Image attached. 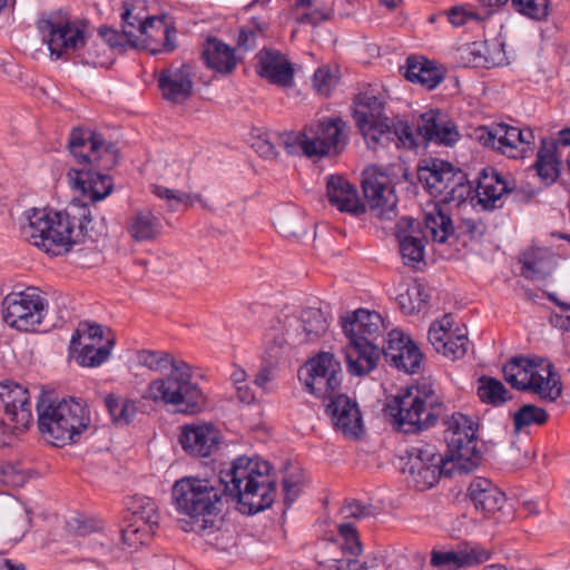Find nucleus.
<instances>
[{"label": "nucleus", "instance_id": "f257e3e1", "mask_svg": "<svg viewBox=\"0 0 570 570\" xmlns=\"http://www.w3.org/2000/svg\"><path fill=\"white\" fill-rule=\"evenodd\" d=\"M236 501L244 514H254L269 508L276 498V479L271 465L258 458L239 456L230 468L222 471L216 481L185 476L171 489L173 503L187 519L178 523L185 532L207 535L217 527L223 498Z\"/></svg>", "mask_w": 570, "mask_h": 570}, {"label": "nucleus", "instance_id": "f03ea898", "mask_svg": "<svg viewBox=\"0 0 570 570\" xmlns=\"http://www.w3.org/2000/svg\"><path fill=\"white\" fill-rule=\"evenodd\" d=\"M445 424V456L431 444L413 448L409 454L403 472L406 474L409 485L417 491L431 489L439 482L441 475H451L455 471L469 473L481 462L476 429L470 417L462 413H453Z\"/></svg>", "mask_w": 570, "mask_h": 570}, {"label": "nucleus", "instance_id": "7ed1b4c3", "mask_svg": "<svg viewBox=\"0 0 570 570\" xmlns=\"http://www.w3.org/2000/svg\"><path fill=\"white\" fill-rule=\"evenodd\" d=\"M20 236L51 256L68 253L83 238L97 240L108 233L105 218L94 222L88 205L71 203L65 210L29 208L18 219Z\"/></svg>", "mask_w": 570, "mask_h": 570}, {"label": "nucleus", "instance_id": "20e7f679", "mask_svg": "<svg viewBox=\"0 0 570 570\" xmlns=\"http://www.w3.org/2000/svg\"><path fill=\"white\" fill-rule=\"evenodd\" d=\"M68 149L79 165L68 171L71 187L94 203L106 198L114 184L104 171L118 163L116 146L106 141L101 134L77 127L70 132Z\"/></svg>", "mask_w": 570, "mask_h": 570}, {"label": "nucleus", "instance_id": "39448f33", "mask_svg": "<svg viewBox=\"0 0 570 570\" xmlns=\"http://www.w3.org/2000/svg\"><path fill=\"white\" fill-rule=\"evenodd\" d=\"M142 399L170 405L185 415L199 414L207 406V396L194 381L191 366L186 362L173 363V370L165 376L150 381Z\"/></svg>", "mask_w": 570, "mask_h": 570}, {"label": "nucleus", "instance_id": "423d86ee", "mask_svg": "<svg viewBox=\"0 0 570 570\" xmlns=\"http://www.w3.org/2000/svg\"><path fill=\"white\" fill-rule=\"evenodd\" d=\"M354 119L371 149L390 142H400L409 149L415 145L412 127L404 120L385 117L383 101L372 91L361 92L356 97Z\"/></svg>", "mask_w": 570, "mask_h": 570}, {"label": "nucleus", "instance_id": "0eeeda50", "mask_svg": "<svg viewBox=\"0 0 570 570\" xmlns=\"http://www.w3.org/2000/svg\"><path fill=\"white\" fill-rule=\"evenodd\" d=\"M38 428L45 440L55 446L76 443L82 433L94 430L88 406L79 401L62 400L57 404H37Z\"/></svg>", "mask_w": 570, "mask_h": 570}, {"label": "nucleus", "instance_id": "6e6552de", "mask_svg": "<svg viewBox=\"0 0 570 570\" xmlns=\"http://www.w3.org/2000/svg\"><path fill=\"white\" fill-rule=\"evenodd\" d=\"M386 413L405 433L416 432L434 424L442 413V402L430 385L422 384L396 395L387 403Z\"/></svg>", "mask_w": 570, "mask_h": 570}, {"label": "nucleus", "instance_id": "1a4fd4ad", "mask_svg": "<svg viewBox=\"0 0 570 570\" xmlns=\"http://www.w3.org/2000/svg\"><path fill=\"white\" fill-rule=\"evenodd\" d=\"M348 141L346 124L341 118H324L304 127L295 135L284 139L288 154L312 157L340 155Z\"/></svg>", "mask_w": 570, "mask_h": 570}, {"label": "nucleus", "instance_id": "9d476101", "mask_svg": "<svg viewBox=\"0 0 570 570\" xmlns=\"http://www.w3.org/2000/svg\"><path fill=\"white\" fill-rule=\"evenodd\" d=\"M141 1L125 3L121 18L127 22L126 33L132 48L148 50L151 55L170 52L175 49V28L166 21V16H142Z\"/></svg>", "mask_w": 570, "mask_h": 570}, {"label": "nucleus", "instance_id": "9b49d317", "mask_svg": "<svg viewBox=\"0 0 570 570\" xmlns=\"http://www.w3.org/2000/svg\"><path fill=\"white\" fill-rule=\"evenodd\" d=\"M503 375L512 387L530 391L546 402H556L562 393L559 374L543 358L514 357L503 366Z\"/></svg>", "mask_w": 570, "mask_h": 570}, {"label": "nucleus", "instance_id": "f8f14e48", "mask_svg": "<svg viewBox=\"0 0 570 570\" xmlns=\"http://www.w3.org/2000/svg\"><path fill=\"white\" fill-rule=\"evenodd\" d=\"M37 28L55 59L68 58L88 45L89 26L86 20L51 12L38 19Z\"/></svg>", "mask_w": 570, "mask_h": 570}, {"label": "nucleus", "instance_id": "ddd939ff", "mask_svg": "<svg viewBox=\"0 0 570 570\" xmlns=\"http://www.w3.org/2000/svg\"><path fill=\"white\" fill-rule=\"evenodd\" d=\"M47 306V301L39 288L27 287L24 291L6 295L1 303V312L7 325L27 332L41 324Z\"/></svg>", "mask_w": 570, "mask_h": 570}, {"label": "nucleus", "instance_id": "4468645a", "mask_svg": "<svg viewBox=\"0 0 570 570\" xmlns=\"http://www.w3.org/2000/svg\"><path fill=\"white\" fill-rule=\"evenodd\" d=\"M0 442L12 432L27 430L32 422L29 391L24 386L12 383H0Z\"/></svg>", "mask_w": 570, "mask_h": 570}, {"label": "nucleus", "instance_id": "2eb2a0df", "mask_svg": "<svg viewBox=\"0 0 570 570\" xmlns=\"http://www.w3.org/2000/svg\"><path fill=\"white\" fill-rule=\"evenodd\" d=\"M478 131V139L483 146L514 159L523 158L532 150L535 141L532 129H520L507 124H495L491 128L481 127Z\"/></svg>", "mask_w": 570, "mask_h": 570}, {"label": "nucleus", "instance_id": "dca6fc26", "mask_svg": "<svg viewBox=\"0 0 570 570\" xmlns=\"http://www.w3.org/2000/svg\"><path fill=\"white\" fill-rule=\"evenodd\" d=\"M362 176L363 194L371 210L380 218L391 219L395 216L397 197L390 170L371 166Z\"/></svg>", "mask_w": 570, "mask_h": 570}, {"label": "nucleus", "instance_id": "f3484780", "mask_svg": "<svg viewBox=\"0 0 570 570\" xmlns=\"http://www.w3.org/2000/svg\"><path fill=\"white\" fill-rule=\"evenodd\" d=\"M306 389L317 397L327 399L336 394L342 383L341 363L334 354L318 353L305 364Z\"/></svg>", "mask_w": 570, "mask_h": 570}, {"label": "nucleus", "instance_id": "a211bd4d", "mask_svg": "<svg viewBox=\"0 0 570 570\" xmlns=\"http://www.w3.org/2000/svg\"><path fill=\"white\" fill-rule=\"evenodd\" d=\"M452 326L451 315H444L441 320L431 324L428 338L438 353L455 361L465 355L469 338L465 332L460 330L452 332Z\"/></svg>", "mask_w": 570, "mask_h": 570}, {"label": "nucleus", "instance_id": "6ab92c4d", "mask_svg": "<svg viewBox=\"0 0 570 570\" xmlns=\"http://www.w3.org/2000/svg\"><path fill=\"white\" fill-rule=\"evenodd\" d=\"M383 356L386 362L405 373H415L423 358L419 347L397 330L389 333L386 345H383Z\"/></svg>", "mask_w": 570, "mask_h": 570}, {"label": "nucleus", "instance_id": "aec40b11", "mask_svg": "<svg viewBox=\"0 0 570 570\" xmlns=\"http://www.w3.org/2000/svg\"><path fill=\"white\" fill-rule=\"evenodd\" d=\"M327 399L330 403L326 405V413L335 428L346 438L358 439L363 433V421L356 402L344 394H334Z\"/></svg>", "mask_w": 570, "mask_h": 570}, {"label": "nucleus", "instance_id": "412c9836", "mask_svg": "<svg viewBox=\"0 0 570 570\" xmlns=\"http://www.w3.org/2000/svg\"><path fill=\"white\" fill-rule=\"evenodd\" d=\"M158 86L165 100L175 105L184 104L194 91L193 68L181 65L163 69L158 75Z\"/></svg>", "mask_w": 570, "mask_h": 570}, {"label": "nucleus", "instance_id": "4be33fe9", "mask_svg": "<svg viewBox=\"0 0 570 570\" xmlns=\"http://www.w3.org/2000/svg\"><path fill=\"white\" fill-rule=\"evenodd\" d=\"M343 332L348 340L383 341L384 321L375 311L360 308L342 320Z\"/></svg>", "mask_w": 570, "mask_h": 570}, {"label": "nucleus", "instance_id": "5701e85b", "mask_svg": "<svg viewBox=\"0 0 570 570\" xmlns=\"http://www.w3.org/2000/svg\"><path fill=\"white\" fill-rule=\"evenodd\" d=\"M415 146H417V138L421 137L428 141H435L438 144L451 145L459 138V132L455 125L446 119V116L440 110L430 109L421 114L416 121V129L413 130Z\"/></svg>", "mask_w": 570, "mask_h": 570}, {"label": "nucleus", "instance_id": "b1692460", "mask_svg": "<svg viewBox=\"0 0 570 570\" xmlns=\"http://www.w3.org/2000/svg\"><path fill=\"white\" fill-rule=\"evenodd\" d=\"M344 354L348 373L363 376L377 366L383 356V345L380 342L348 340Z\"/></svg>", "mask_w": 570, "mask_h": 570}, {"label": "nucleus", "instance_id": "393cba45", "mask_svg": "<svg viewBox=\"0 0 570 570\" xmlns=\"http://www.w3.org/2000/svg\"><path fill=\"white\" fill-rule=\"evenodd\" d=\"M468 495L475 510L483 513L484 518L500 520L505 503V494L490 480L475 478L468 488Z\"/></svg>", "mask_w": 570, "mask_h": 570}, {"label": "nucleus", "instance_id": "a878e982", "mask_svg": "<svg viewBox=\"0 0 570 570\" xmlns=\"http://www.w3.org/2000/svg\"><path fill=\"white\" fill-rule=\"evenodd\" d=\"M179 442L190 455L207 458L218 449L219 432L212 424L186 425L181 430Z\"/></svg>", "mask_w": 570, "mask_h": 570}, {"label": "nucleus", "instance_id": "bb28decb", "mask_svg": "<svg viewBox=\"0 0 570 570\" xmlns=\"http://www.w3.org/2000/svg\"><path fill=\"white\" fill-rule=\"evenodd\" d=\"M458 173L450 163L430 158L419 167L417 177L430 195L441 199Z\"/></svg>", "mask_w": 570, "mask_h": 570}, {"label": "nucleus", "instance_id": "cd10ccee", "mask_svg": "<svg viewBox=\"0 0 570 570\" xmlns=\"http://www.w3.org/2000/svg\"><path fill=\"white\" fill-rule=\"evenodd\" d=\"M257 72L269 82L289 87L293 85L294 69L289 60L279 51L264 49L259 51Z\"/></svg>", "mask_w": 570, "mask_h": 570}, {"label": "nucleus", "instance_id": "c85d7f7f", "mask_svg": "<svg viewBox=\"0 0 570 570\" xmlns=\"http://www.w3.org/2000/svg\"><path fill=\"white\" fill-rule=\"evenodd\" d=\"M417 227L419 224L410 217H403L396 225L400 253L407 266H415L424 258V243Z\"/></svg>", "mask_w": 570, "mask_h": 570}, {"label": "nucleus", "instance_id": "c756f323", "mask_svg": "<svg viewBox=\"0 0 570 570\" xmlns=\"http://www.w3.org/2000/svg\"><path fill=\"white\" fill-rule=\"evenodd\" d=\"M489 557L487 550L478 547L453 551L433 550L430 563L439 570H459L480 564L487 561Z\"/></svg>", "mask_w": 570, "mask_h": 570}, {"label": "nucleus", "instance_id": "7c9ffc66", "mask_svg": "<svg viewBox=\"0 0 570 570\" xmlns=\"http://www.w3.org/2000/svg\"><path fill=\"white\" fill-rule=\"evenodd\" d=\"M513 191V187L507 183L494 169L483 170L476 187L479 204L484 209H494L502 206V198Z\"/></svg>", "mask_w": 570, "mask_h": 570}, {"label": "nucleus", "instance_id": "2f4dec72", "mask_svg": "<svg viewBox=\"0 0 570 570\" xmlns=\"http://www.w3.org/2000/svg\"><path fill=\"white\" fill-rule=\"evenodd\" d=\"M327 197L330 203L340 212L353 215H360L365 212V207L360 202L355 187L342 176H331L327 179Z\"/></svg>", "mask_w": 570, "mask_h": 570}, {"label": "nucleus", "instance_id": "473e14b6", "mask_svg": "<svg viewBox=\"0 0 570 570\" xmlns=\"http://www.w3.org/2000/svg\"><path fill=\"white\" fill-rule=\"evenodd\" d=\"M126 230L136 243L154 242L163 233L160 217L151 209H136L128 218Z\"/></svg>", "mask_w": 570, "mask_h": 570}, {"label": "nucleus", "instance_id": "72a5a7b5", "mask_svg": "<svg viewBox=\"0 0 570 570\" xmlns=\"http://www.w3.org/2000/svg\"><path fill=\"white\" fill-rule=\"evenodd\" d=\"M403 69L409 81L420 83L429 90L436 88L444 79L442 68L421 56H410Z\"/></svg>", "mask_w": 570, "mask_h": 570}, {"label": "nucleus", "instance_id": "f704fd0d", "mask_svg": "<svg viewBox=\"0 0 570 570\" xmlns=\"http://www.w3.org/2000/svg\"><path fill=\"white\" fill-rule=\"evenodd\" d=\"M569 148L561 150L560 148V136L557 142H547L542 139V147L538 151L534 168L546 185L553 184L560 174V158L567 159Z\"/></svg>", "mask_w": 570, "mask_h": 570}, {"label": "nucleus", "instance_id": "c9c22d12", "mask_svg": "<svg viewBox=\"0 0 570 570\" xmlns=\"http://www.w3.org/2000/svg\"><path fill=\"white\" fill-rule=\"evenodd\" d=\"M203 58L208 68L223 75L232 73L238 62L235 50L216 38L206 41Z\"/></svg>", "mask_w": 570, "mask_h": 570}, {"label": "nucleus", "instance_id": "e433bc0d", "mask_svg": "<svg viewBox=\"0 0 570 570\" xmlns=\"http://www.w3.org/2000/svg\"><path fill=\"white\" fill-rule=\"evenodd\" d=\"M424 226L436 243H445L453 235L454 227L450 215L440 204H431L424 210Z\"/></svg>", "mask_w": 570, "mask_h": 570}, {"label": "nucleus", "instance_id": "4c0bfd02", "mask_svg": "<svg viewBox=\"0 0 570 570\" xmlns=\"http://www.w3.org/2000/svg\"><path fill=\"white\" fill-rule=\"evenodd\" d=\"M104 404L110 415L111 422L118 426L130 424L137 413V405L134 400L115 393L104 395Z\"/></svg>", "mask_w": 570, "mask_h": 570}, {"label": "nucleus", "instance_id": "58836bf2", "mask_svg": "<svg viewBox=\"0 0 570 570\" xmlns=\"http://www.w3.org/2000/svg\"><path fill=\"white\" fill-rule=\"evenodd\" d=\"M302 337L299 343L313 342L321 337L328 328V321L322 309L307 307L302 311L301 317Z\"/></svg>", "mask_w": 570, "mask_h": 570}, {"label": "nucleus", "instance_id": "ea45409f", "mask_svg": "<svg viewBox=\"0 0 570 570\" xmlns=\"http://www.w3.org/2000/svg\"><path fill=\"white\" fill-rule=\"evenodd\" d=\"M383 564L377 556H367L363 561L355 558H332L318 562L320 570H376Z\"/></svg>", "mask_w": 570, "mask_h": 570}, {"label": "nucleus", "instance_id": "a19ab883", "mask_svg": "<svg viewBox=\"0 0 570 570\" xmlns=\"http://www.w3.org/2000/svg\"><path fill=\"white\" fill-rule=\"evenodd\" d=\"M520 263L522 264V275L529 279H543L554 268V262L551 257L537 253L524 254Z\"/></svg>", "mask_w": 570, "mask_h": 570}, {"label": "nucleus", "instance_id": "79ce46f5", "mask_svg": "<svg viewBox=\"0 0 570 570\" xmlns=\"http://www.w3.org/2000/svg\"><path fill=\"white\" fill-rule=\"evenodd\" d=\"M429 298L425 286L413 282L404 293L399 295L397 302L403 313L411 315L420 313L426 306Z\"/></svg>", "mask_w": 570, "mask_h": 570}, {"label": "nucleus", "instance_id": "37998d69", "mask_svg": "<svg viewBox=\"0 0 570 570\" xmlns=\"http://www.w3.org/2000/svg\"><path fill=\"white\" fill-rule=\"evenodd\" d=\"M478 395L483 403L494 406L502 405L511 399L502 382L485 375L479 379Z\"/></svg>", "mask_w": 570, "mask_h": 570}, {"label": "nucleus", "instance_id": "c03bdc74", "mask_svg": "<svg viewBox=\"0 0 570 570\" xmlns=\"http://www.w3.org/2000/svg\"><path fill=\"white\" fill-rule=\"evenodd\" d=\"M296 9H305L301 14L296 16V22L304 24H318L327 20L331 16L332 8L321 0H297Z\"/></svg>", "mask_w": 570, "mask_h": 570}, {"label": "nucleus", "instance_id": "a18cd8bd", "mask_svg": "<svg viewBox=\"0 0 570 570\" xmlns=\"http://www.w3.org/2000/svg\"><path fill=\"white\" fill-rule=\"evenodd\" d=\"M129 520L136 523H146L155 529L158 525L159 513L156 502L147 497L136 498L131 505Z\"/></svg>", "mask_w": 570, "mask_h": 570}, {"label": "nucleus", "instance_id": "49530a36", "mask_svg": "<svg viewBox=\"0 0 570 570\" xmlns=\"http://www.w3.org/2000/svg\"><path fill=\"white\" fill-rule=\"evenodd\" d=\"M337 530L341 538V558L358 557L363 548L355 525L351 522H343Z\"/></svg>", "mask_w": 570, "mask_h": 570}, {"label": "nucleus", "instance_id": "de8ad7c7", "mask_svg": "<svg viewBox=\"0 0 570 570\" xmlns=\"http://www.w3.org/2000/svg\"><path fill=\"white\" fill-rule=\"evenodd\" d=\"M137 362L153 372H164L167 368L173 370V363L184 361L176 360L166 352L141 350L137 353Z\"/></svg>", "mask_w": 570, "mask_h": 570}, {"label": "nucleus", "instance_id": "09e8293b", "mask_svg": "<svg viewBox=\"0 0 570 570\" xmlns=\"http://www.w3.org/2000/svg\"><path fill=\"white\" fill-rule=\"evenodd\" d=\"M114 345L112 340L107 341V345L96 347L91 343H86L76 356L81 366L96 367L101 365L110 355Z\"/></svg>", "mask_w": 570, "mask_h": 570}, {"label": "nucleus", "instance_id": "8fccbe9b", "mask_svg": "<svg viewBox=\"0 0 570 570\" xmlns=\"http://www.w3.org/2000/svg\"><path fill=\"white\" fill-rule=\"evenodd\" d=\"M511 8L519 14L532 20H543L549 14V0H509Z\"/></svg>", "mask_w": 570, "mask_h": 570}, {"label": "nucleus", "instance_id": "3c124183", "mask_svg": "<svg viewBox=\"0 0 570 570\" xmlns=\"http://www.w3.org/2000/svg\"><path fill=\"white\" fill-rule=\"evenodd\" d=\"M548 421V413L533 404L521 406L513 415L515 431H520L532 424H544Z\"/></svg>", "mask_w": 570, "mask_h": 570}, {"label": "nucleus", "instance_id": "603ef678", "mask_svg": "<svg viewBox=\"0 0 570 570\" xmlns=\"http://www.w3.org/2000/svg\"><path fill=\"white\" fill-rule=\"evenodd\" d=\"M85 50L80 55L81 61L85 65L94 67H108L111 65L114 58L110 56L111 50L102 42H92L85 46Z\"/></svg>", "mask_w": 570, "mask_h": 570}, {"label": "nucleus", "instance_id": "864d4df0", "mask_svg": "<svg viewBox=\"0 0 570 570\" xmlns=\"http://www.w3.org/2000/svg\"><path fill=\"white\" fill-rule=\"evenodd\" d=\"M154 531L151 525L129 520V523L121 530V538L128 547L138 548L150 539Z\"/></svg>", "mask_w": 570, "mask_h": 570}, {"label": "nucleus", "instance_id": "5fc2aeb1", "mask_svg": "<svg viewBox=\"0 0 570 570\" xmlns=\"http://www.w3.org/2000/svg\"><path fill=\"white\" fill-rule=\"evenodd\" d=\"M461 60L468 67L490 68L492 61L484 53V46L480 42H472L460 49Z\"/></svg>", "mask_w": 570, "mask_h": 570}, {"label": "nucleus", "instance_id": "6e6d98bb", "mask_svg": "<svg viewBox=\"0 0 570 570\" xmlns=\"http://www.w3.org/2000/svg\"><path fill=\"white\" fill-rule=\"evenodd\" d=\"M288 343L283 333H276L266 342L263 361L268 364L277 365L288 351Z\"/></svg>", "mask_w": 570, "mask_h": 570}, {"label": "nucleus", "instance_id": "4d7b16f0", "mask_svg": "<svg viewBox=\"0 0 570 570\" xmlns=\"http://www.w3.org/2000/svg\"><path fill=\"white\" fill-rule=\"evenodd\" d=\"M127 26V22L122 20V32H118L117 30L107 27L99 28V37L101 38V41L109 48V50H124L127 46H130V37L126 33L128 29Z\"/></svg>", "mask_w": 570, "mask_h": 570}, {"label": "nucleus", "instance_id": "13d9d810", "mask_svg": "<svg viewBox=\"0 0 570 570\" xmlns=\"http://www.w3.org/2000/svg\"><path fill=\"white\" fill-rule=\"evenodd\" d=\"M153 194L160 199H165L170 210H175L179 204L193 205L194 203V198L190 195L160 185L153 186Z\"/></svg>", "mask_w": 570, "mask_h": 570}, {"label": "nucleus", "instance_id": "bf43d9fd", "mask_svg": "<svg viewBox=\"0 0 570 570\" xmlns=\"http://www.w3.org/2000/svg\"><path fill=\"white\" fill-rule=\"evenodd\" d=\"M341 514L344 519L362 520L377 514V510L372 504H365L357 500L348 501L341 508Z\"/></svg>", "mask_w": 570, "mask_h": 570}, {"label": "nucleus", "instance_id": "052dcab7", "mask_svg": "<svg viewBox=\"0 0 570 570\" xmlns=\"http://www.w3.org/2000/svg\"><path fill=\"white\" fill-rule=\"evenodd\" d=\"M446 190L448 193H444V195L441 198V202L461 203L464 202L470 196L472 188L469 184L463 183V175L461 171H459L458 176L453 178L452 184H450L449 189Z\"/></svg>", "mask_w": 570, "mask_h": 570}, {"label": "nucleus", "instance_id": "680f3d73", "mask_svg": "<svg viewBox=\"0 0 570 570\" xmlns=\"http://www.w3.org/2000/svg\"><path fill=\"white\" fill-rule=\"evenodd\" d=\"M337 85V77L327 67L318 68L313 77V86L316 92L327 97Z\"/></svg>", "mask_w": 570, "mask_h": 570}, {"label": "nucleus", "instance_id": "e2e57ef3", "mask_svg": "<svg viewBox=\"0 0 570 570\" xmlns=\"http://www.w3.org/2000/svg\"><path fill=\"white\" fill-rule=\"evenodd\" d=\"M303 475L301 472L292 473L283 479L284 500L291 505L301 492Z\"/></svg>", "mask_w": 570, "mask_h": 570}, {"label": "nucleus", "instance_id": "0e129e2a", "mask_svg": "<svg viewBox=\"0 0 570 570\" xmlns=\"http://www.w3.org/2000/svg\"><path fill=\"white\" fill-rule=\"evenodd\" d=\"M23 480V475L20 473L16 465L10 462L0 463V481L3 484L18 487L22 484Z\"/></svg>", "mask_w": 570, "mask_h": 570}, {"label": "nucleus", "instance_id": "69168bd1", "mask_svg": "<svg viewBox=\"0 0 570 570\" xmlns=\"http://www.w3.org/2000/svg\"><path fill=\"white\" fill-rule=\"evenodd\" d=\"M262 32L255 28L240 29L237 37V46L244 51L253 50L257 47V39Z\"/></svg>", "mask_w": 570, "mask_h": 570}, {"label": "nucleus", "instance_id": "338daca9", "mask_svg": "<svg viewBox=\"0 0 570 570\" xmlns=\"http://www.w3.org/2000/svg\"><path fill=\"white\" fill-rule=\"evenodd\" d=\"M275 366L276 365L268 364L263 361V364L254 380V384L267 393L272 390L269 384L274 380Z\"/></svg>", "mask_w": 570, "mask_h": 570}, {"label": "nucleus", "instance_id": "774afa93", "mask_svg": "<svg viewBox=\"0 0 570 570\" xmlns=\"http://www.w3.org/2000/svg\"><path fill=\"white\" fill-rule=\"evenodd\" d=\"M449 22L454 27H461L475 18V14L463 6H454L446 11Z\"/></svg>", "mask_w": 570, "mask_h": 570}]
</instances>
